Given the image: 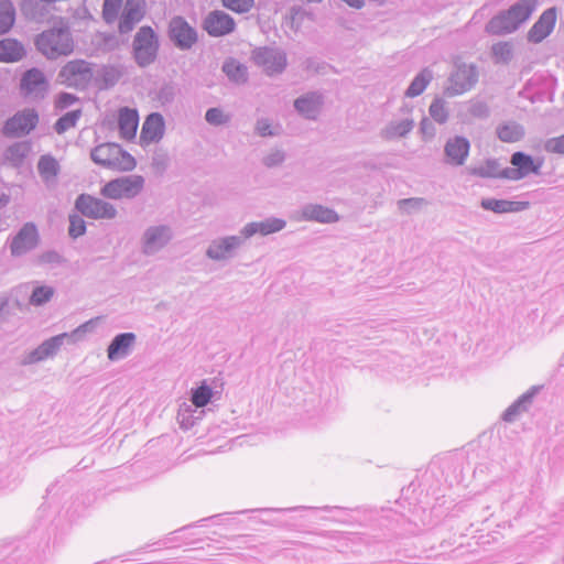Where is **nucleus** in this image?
Instances as JSON below:
<instances>
[{"label": "nucleus", "mask_w": 564, "mask_h": 564, "mask_svg": "<svg viewBox=\"0 0 564 564\" xmlns=\"http://www.w3.org/2000/svg\"><path fill=\"white\" fill-rule=\"evenodd\" d=\"M481 208L490 210L496 214L518 213L525 210L529 207V202H513L507 199L482 198L480 202Z\"/></svg>", "instance_id": "nucleus-27"}, {"label": "nucleus", "mask_w": 564, "mask_h": 564, "mask_svg": "<svg viewBox=\"0 0 564 564\" xmlns=\"http://www.w3.org/2000/svg\"><path fill=\"white\" fill-rule=\"evenodd\" d=\"M306 14V11L301 6H293L289 10L288 18L291 20L292 26L296 24V28H299L303 20V17Z\"/></svg>", "instance_id": "nucleus-59"}, {"label": "nucleus", "mask_w": 564, "mask_h": 564, "mask_svg": "<svg viewBox=\"0 0 564 564\" xmlns=\"http://www.w3.org/2000/svg\"><path fill=\"white\" fill-rule=\"evenodd\" d=\"M221 69L229 80L236 84H243L248 80L247 66L232 57H229L224 62Z\"/></svg>", "instance_id": "nucleus-34"}, {"label": "nucleus", "mask_w": 564, "mask_h": 564, "mask_svg": "<svg viewBox=\"0 0 564 564\" xmlns=\"http://www.w3.org/2000/svg\"><path fill=\"white\" fill-rule=\"evenodd\" d=\"M491 54L496 64H508L512 58V45L509 42H499L492 45Z\"/></svg>", "instance_id": "nucleus-42"}, {"label": "nucleus", "mask_w": 564, "mask_h": 564, "mask_svg": "<svg viewBox=\"0 0 564 564\" xmlns=\"http://www.w3.org/2000/svg\"><path fill=\"white\" fill-rule=\"evenodd\" d=\"M39 123V113L34 108H25L10 117L3 126V134L21 138L33 131Z\"/></svg>", "instance_id": "nucleus-11"}, {"label": "nucleus", "mask_w": 564, "mask_h": 564, "mask_svg": "<svg viewBox=\"0 0 564 564\" xmlns=\"http://www.w3.org/2000/svg\"><path fill=\"white\" fill-rule=\"evenodd\" d=\"M451 86L446 88L448 96H456L470 90L478 82V70L474 64H458L449 77Z\"/></svg>", "instance_id": "nucleus-14"}, {"label": "nucleus", "mask_w": 564, "mask_h": 564, "mask_svg": "<svg viewBox=\"0 0 564 564\" xmlns=\"http://www.w3.org/2000/svg\"><path fill=\"white\" fill-rule=\"evenodd\" d=\"M65 341L69 343L68 333H63L56 336H53L46 340H44L39 347L44 355L45 358L53 357L59 350V348L64 345Z\"/></svg>", "instance_id": "nucleus-39"}, {"label": "nucleus", "mask_w": 564, "mask_h": 564, "mask_svg": "<svg viewBox=\"0 0 564 564\" xmlns=\"http://www.w3.org/2000/svg\"><path fill=\"white\" fill-rule=\"evenodd\" d=\"M180 94V88L173 82H164L160 87L151 93L153 101H156L161 107L172 105Z\"/></svg>", "instance_id": "nucleus-33"}, {"label": "nucleus", "mask_w": 564, "mask_h": 564, "mask_svg": "<svg viewBox=\"0 0 564 564\" xmlns=\"http://www.w3.org/2000/svg\"><path fill=\"white\" fill-rule=\"evenodd\" d=\"M96 327V319H89L84 324L79 325L73 332L68 333L69 343H76L82 340L87 333H90Z\"/></svg>", "instance_id": "nucleus-51"}, {"label": "nucleus", "mask_w": 564, "mask_h": 564, "mask_svg": "<svg viewBox=\"0 0 564 564\" xmlns=\"http://www.w3.org/2000/svg\"><path fill=\"white\" fill-rule=\"evenodd\" d=\"M143 186L144 178L141 175H129L109 181L100 193L110 199L133 198L141 193Z\"/></svg>", "instance_id": "nucleus-4"}, {"label": "nucleus", "mask_w": 564, "mask_h": 564, "mask_svg": "<svg viewBox=\"0 0 564 564\" xmlns=\"http://www.w3.org/2000/svg\"><path fill=\"white\" fill-rule=\"evenodd\" d=\"M86 232V223L79 215H69L68 235L76 239Z\"/></svg>", "instance_id": "nucleus-50"}, {"label": "nucleus", "mask_w": 564, "mask_h": 564, "mask_svg": "<svg viewBox=\"0 0 564 564\" xmlns=\"http://www.w3.org/2000/svg\"><path fill=\"white\" fill-rule=\"evenodd\" d=\"M424 205H426V200L421 197L403 198L398 202L399 209L409 214L419 210Z\"/></svg>", "instance_id": "nucleus-52"}, {"label": "nucleus", "mask_w": 564, "mask_h": 564, "mask_svg": "<svg viewBox=\"0 0 564 564\" xmlns=\"http://www.w3.org/2000/svg\"><path fill=\"white\" fill-rule=\"evenodd\" d=\"M167 37L180 51H189L198 42V32L184 17H173L167 25Z\"/></svg>", "instance_id": "nucleus-6"}, {"label": "nucleus", "mask_w": 564, "mask_h": 564, "mask_svg": "<svg viewBox=\"0 0 564 564\" xmlns=\"http://www.w3.org/2000/svg\"><path fill=\"white\" fill-rule=\"evenodd\" d=\"M36 48L47 58L55 59L68 55L74 50V42L68 29H50L35 39Z\"/></svg>", "instance_id": "nucleus-3"}, {"label": "nucleus", "mask_w": 564, "mask_h": 564, "mask_svg": "<svg viewBox=\"0 0 564 564\" xmlns=\"http://www.w3.org/2000/svg\"><path fill=\"white\" fill-rule=\"evenodd\" d=\"M90 159L94 163L119 171H132L135 159L117 143H101L90 151Z\"/></svg>", "instance_id": "nucleus-2"}, {"label": "nucleus", "mask_w": 564, "mask_h": 564, "mask_svg": "<svg viewBox=\"0 0 564 564\" xmlns=\"http://www.w3.org/2000/svg\"><path fill=\"white\" fill-rule=\"evenodd\" d=\"M94 76L90 63L84 59H74L66 63L59 70L58 77L67 86L85 89Z\"/></svg>", "instance_id": "nucleus-8"}, {"label": "nucleus", "mask_w": 564, "mask_h": 564, "mask_svg": "<svg viewBox=\"0 0 564 564\" xmlns=\"http://www.w3.org/2000/svg\"><path fill=\"white\" fill-rule=\"evenodd\" d=\"M82 117V110H72L66 112L65 115L61 116L56 122L54 123V130L58 134H63L70 128H74Z\"/></svg>", "instance_id": "nucleus-40"}, {"label": "nucleus", "mask_w": 564, "mask_h": 564, "mask_svg": "<svg viewBox=\"0 0 564 564\" xmlns=\"http://www.w3.org/2000/svg\"><path fill=\"white\" fill-rule=\"evenodd\" d=\"M556 23V9H546L540 18L534 22L528 32V41L531 43H540L547 37L553 31Z\"/></svg>", "instance_id": "nucleus-18"}, {"label": "nucleus", "mask_w": 564, "mask_h": 564, "mask_svg": "<svg viewBox=\"0 0 564 564\" xmlns=\"http://www.w3.org/2000/svg\"><path fill=\"white\" fill-rule=\"evenodd\" d=\"M285 226H286L285 220L275 218V217H271V218H267L263 221L248 223L241 229V235L246 239L254 236L256 234L267 236V235L274 234V232L282 230Z\"/></svg>", "instance_id": "nucleus-23"}, {"label": "nucleus", "mask_w": 564, "mask_h": 564, "mask_svg": "<svg viewBox=\"0 0 564 564\" xmlns=\"http://www.w3.org/2000/svg\"><path fill=\"white\" fill-rule=\"evenodd\" d=\"M503 169L496 159L486 160L485 164L473 170V174L479 177L505 178Z\"/></svg>", "instance_id": "nucleus-38"}, {"label": "nucleus", "mask_w": 564, "mask_h": 564, "mask_svg": "<svg viewBox=\"0 0 564 564\" xmlns=\"http://www.w3.org/2000/svg\"><path fill=\"white\" fill-rule=\"evenodd\" d=\"M420 131L429 138H433L435 134V128L427 118H423L420 122Z\"/></svg>", "instance_id": "nucleus-61"}, {"label": "nucleus", "mask_w": 564, "mask_h": 564, "mask_svg": "<svg viewBox=\"0 0 564 564\" xmlns=\"http://www.w3.org/2000/svg\"><path fill=\"white\" fill-rule=\"evenodd\" d=\"M50 88L45 74L37 67L26 69L19 84L20 94L34 100L44 99Z\"/></svg>", "instance_id": "nucleus-10"}, {"label": "nucleus", "mask_w": 564, "mask_h": 564, "mask_svg": "<svg viewBox=\"0 0 564 564\" xmlns=\"http://www.w3.org/2000/svg\"><path fill=\"white\" fill-rule=\"evenodd\" d=\"M510 163L512 167H505L502 176L506 180L520 181L528 177L531 174L540 175L543 166V160H535L532 155L517 151L511 154Z\"/></svg>", "instance_id": "nucleus-5"}, {"label": "nucleus", "mask_w": 564, "mask_h": 564, "mask_svg": "<svg viewBox=\"0 0 564 564\" xmlns=\"http://www.w3.org/2000/svg\"><path fill=\"white\" fill-rule=\"evenodd\" d=\"M414 128L413 119H403L400 121H390L381 131L380 137L384 140L403 138Z\"/></svg>", "instance_id": "nucleus-32"}, {"label": "nucleus", "mask_w": 564, "mask_h": 564, "mask_svg": "<svg viewBox=\"0 0 564 564\" xmlns=\"http://www.w3.org/2000/svg\"><path fill=\"white\" fill-rule=\"evenodd\" d=\"M160 36L150 25H142L135 32L131 43V56L140 68L154 64L160 52Z\"/></svg>", "instance_id": "nucleus-1"}, {"label": "nucleus", "mask_w": 564, "mask_h": 564, "mask_svg": "<svg viewBox=\"0 0 564 564\" xmlns=\"http://www.w3.org/2000/svg\"><path fill=\"white\" fill-rule=\"evenodd\" d=\"M171 239L172 231L169 226H151L142 236V252L145 256H153L162 250Z\"/></svg>", "instance_id": "nucleus-15"}, {"label": "nucleus", "mask_w": 564, "mask_h": 564, "mask_svg": "<svg viewBox=\"0 0 564 564\" xmlns=\"http://www.w3.org/2000/svg\"><path fill=\"white\" fill-rule=\"evenodd\" d=\"M144 17L143 0H127L119 19L118 31L120 34L131 32Z\"/></svg>", "instance_id": "nucleus-17"}, {"label": "nucleus", "mask_w": 564, "mask_h": 564, "mask_svg": "<svg viewBox=\"0 0 564 564\" xmlns=\"http://www.w3.org/2000/svg\"><path fill=\"white\" fill-rule=\"evenodd\" d=\"M41 242L37 226L33 221L24 223L9 240L10 254L20 258L39 247Z\"/></svg>", "instance_id": "nucleus-7"}, {"label": "nucleus", "mask_w": 564, "mask_h": 564, "mask_svg": "<svg viewBox=\"0 0 564 564\" xmlns=\"http://www.w3.org/2000/svg\"><path fill=\"white\" fill-rule=\"evenodd\" d=\"M470 142L467 138L462 135H455L449 138L444 147V153L446 162L452 165H463L469 154Z\"/></svg>", "instance_id": "nucleus-19"}, {"label": "nucleus", "mask_w": 564, "mask_h": 564, "mask_svg": "<svg viewBox=\"0 0 564 564\" xmlns=\"http://www.w3.org/2000/svg\"><path fill=\"white\" fill-rule=\"evenodd\" d=\"M75 208L83 216L93 219H113L117 216L112 204L85 193L77 196Z\"/></svg>", "instance_id": "nucleus-9"}, {"label": "nucleus", "mask_w": 564, "mask_h": 564, "mask_svg": "<svg viewBox=\"0 0 564 564\" xmlns=\"http://www.w3.org/2000/svg\"><path fill=\"white\" fill-rule=\"evenodd\" d=\"M165 131V121L163 116L160 112H152L150 113L141 129L140 133V140L142 143H152V142H159Z\"/></svg>", "instance_id": "nucleus-22"}, {"label": "nucleus", "mask_w": 564, "mask_h": 564, "mask_svg": "<svg viewBox=\"0 0 564 564\" xmlns=\"http://www.w3.org/2000/svg\"><path fill=\"white\" fill-rule=\"evenodd\" d=\"M79 99L77 96L69 93H61L56 98V108L66 109L77 102Z\"/></svg>", "instance_id": "nucleus-56"}, {"label": "nucleus", "mask_w": 564, "mask_h": 564, "mask_svg": "<svg viewBox=\"0 0 564 564\" xmlns=\"http://www.w3.org/2000/svg\"><path fill=\"white\" fill-rule=\"evenodd\" d=\"M235 19L223 10L208 12L202 21V29L212 37H223L236 31Z\"/></svg>", "instance_id": "nucleus-13"}, {"label": "nucleus", "mask_w": 564, "mask_h": 564, "mask_svg": "<svg viewBox=\"0 0 564 564\" xmlns=\"http://www.w3.org/2000/svg\"><path fill=\"white\" fill-rule=\"evenodd\" d=\"M252 61L272 76L281 74L286 67V54L278 48L261 46L252 51Z\"/></svg>", "instance_id": "nucleus-12"}, {"label": "nucleus", "mask_w": 564, "mask_h": 564, "mask_svg": "<svg viewBox=\"0 0 564 564\" xmlns=\"http://www.w3.org/2000/svg\"><path fill=\"white\" fill-rule=\"evenodd\" d=\"M212 397V388L206 383H203L199 387L192 389L191 401L195 406L204 408L210 402Z\"/></svg>", "instance_id": "nucleus-41"}, {"label": "nucleus", "mask_w": 564, "mask_h": 564, "mask_svg": "<svg viewBox=\"0 0 564 564\" xmlns=\"http://www.w3.org/2000/svg\"><path fill=\"white\" fill-rule=\"evenodd\" d=\"M518 30L511 15H507V10L492 17L486 25V31L495 35H503Z\"/></svg>", "instance_id": "nucleus-30"}, {"label": "nucleus", "mask_w": 564, "mask_h": 564, "mask_svg": "<svg viewBox=\"0 0 564 564\" xmlns=\"http://www.w3.org/2000/svg\"><path fill=\"white\" fill-rule=\"evenodd\" d=\"M497 137L502 142H518L524 137V128L514 121L506 122L497 127Z\"/></svg>", "instance_id": "nucleus-35"}, {"label": "nucleus", "mask_w": 564, "mask_h": 564, "mask_svg": "<svg viewBox=\"0 0 564 564\" xmlns=\"http://www.w3.org/2000/svg\"><path fill=\"white\" fill-rule=\"evenodd\" d=\"M44 359H46V358L44 357V355H42L40 347H36L35 349L31 350L30 352H28L23 356V358L21 359V365L29 366V365L40 362Z\"/></svg>", "instance_id": "nucleus-57"}, {"label": "nucleus", "mask_w": 564, "mask_h": 564, "mask_svg": "<svg viewBox=\"0 0 564 564\" xmlns=\"http://www.w3.org/2000/svg\"><path fill=\"white\" fill-rule=\"evenodd\" d=\"M121 6L122 1L104 0L102 19L107 24H111L118 19Z\"/></svg>", "instance_id": "nucleus-46"}, {"label": "nucleus", "mask_w": 564, "mask_h": 564, "mask_svg": "<svg viewBox=\"0 0 564 564\" xmlns=\"http://www.w3.org/2000/svg\"><path fill=\"white\" fill-rule=\"evenodd\" d=\"M54 295V289L48 285H40L33 289L30 303L35 306H41L51 301Z\"/></svg>", "instance_id": "nucleus-43"}, {"label": "nucleus", "mask_w": 564, "mask_h": 564, "mask_svg": "<svg viewBox=\"0 0 564 564\" xmlns=\"http://www.w3.org/2000/svg\"><path fill=\"white\" fill-rule=\"evenodd\" d=\"M121 73L113 66L104 67L101 79L105 87H113L120 79Z\"/></svg>", "instance_id": "nucleus-54"}, {"label": "nucleus", "mask_w": 564, "mask_h": 564, "mask_svg": "<svg viewBox=\"0 0 564 564\" xmlns=\"http://www.w3.org/2000/svg\"><path fill=\"white\" fill-rule=\"evenodd\" d=\"M65 261L63 256L55 250H46L37 256L35 262L39 265H59Z\"/></svg>", "instance_id": "nucleus-49"}, {"label": "nucleus", "mask_w": 564, "mask_h": 564, "mask_svg": "<svg viewBox=\"0 0 564 564\" xmlns=\"http://www.w3.org/2000/svg\"><path fill=\"white\" fill-rule=\"evenodd\" d=\"M468 111L473 117L478 119H487L490 116V109L485 101H474Z\"/></svg>", "instance_id": "nucleus-55"}, {"label": "nucleus", "mask_w": 564, "mask_h": 564, "mask_svg": "<svg viewBox=\"0 0 564 564\" xmlns=\"http://www.w3.org/2000/svg\"><path fill=\"white\" fill-rule=\"evenodd\" d=\"M224 8L237 14L248 13L254 7V0H219Z\"/></svg>", "instance_id": "nucleus-47"}, {"label": "nucleus", "mask_w": 564, "mask_h": 564, "mask_svg": "<svg viewBox=\"0 0 564 564\" xmlns=\"http://www.w3.org/2000/svg\"><path fill=\"white\" fill-rule=\"evenodd\" d=\"M8 158L22 160L25 156V147L22 144H13L7 150Z\"/></svg>", "instance_id": "nucleus-60"}, {"label": "nucleus", "mask_w": 564, "mask_h": 564, "mask_svg": "<svg viewBox=\"0 0 564 564\" xmlns=\"http://www.w3.org/2000/svg\"><path fill=\"white\" fill-rule=\"evenodd\" d=\"M15 22V8L11 0H0V35L8 33Z\"/></svg>", "instance_id": "nucleus-37"}, {"label": "nucleus", "mask_w": 564, "mask_h": 564, "mask_svg": "<svg viewBox=\"0 0 564 564\" xmlns=\"http://www.w3.org/2000/svg\"><path fill=\"white\" fill-rule=\"evenodd\" d=\"M345 2L348 7L352 9H362L365 7L366 0H341Z\"/></svg>", "instance_id": "nucleus-64"}, {"label": "nucleus", "mask_w": 564, "mask_h": 564, "mask_svg": "<svg viewBox=\"0 0 564 564\" xmlns=\"http://www.w3.org/2000/svg\"><path fill=\"white\" fill-rule=\"evenodd\" d=\"M246 238L240 234L238 236H227L215 239L206 250V256L215 261L226 260L232 257L234 251L238 249Z\"/></svg>", "instance_id": "nucleus-16"}, {"label": "nucleus", "mask_w": 564, "mask_h": 564, "mask_svg": "<svg viewBox=\"0 0 564 564\" xmlns=\"http://www.w3.org/2000/svg\"><path fill=\"white\" fill-rule=\"evenodd\" d=\"M254 131L260 137H273L275 133L271 129V123L268 119L261 118L257 120Z\"/></svg>", "instance_id": "nucleus-58"}, {"label": "nucleus", "mask_w": 564, "mask_h": 564, "mask_svg": "<svg viewBox=\"0 0 564 564\" xmlns=\"http://www.w3.org/2000/svg\"><path fill=\"white\" fill-rule=\"evenodd\" d=\"M433 79V73L431 69L423 68L410 83L404 95L409 98L420 96Z\"/></svg>", "instance_id": "nucleus-36"}, {"label": "nucleus", "mask_w": 564, "mask_h": 564, "mask_svg": "<svg viewBox=\"0 0 564 564\" xmlns=\"http://www.w3.org/2000/svg\"><path fill=\"white\" fill-rule=\"evenodd\" d=\"M539 391L538 387H531L527 392L520 395L511 405H509L502 414V420L513 422L517 417L529 410L534 397Z\"/></svg>", "instance_id": "nucleus-26"}, {"label": "nucleus", "mask_w": 564, "mask_h": 564, "mask_svg": "<svg viewBox=\"0 0 564 564\" xmlns=\"http://www.w3.org/2000/svg\"><path fill=\"white\" fill-rule=\"evenodd\" d=\"M139 113L137 109L123 107L118 115V129L120 137L124 140H132L137 134Z\"/></svg>", "instance_id": "nucleus-24"}, {"label": "nucleus", "mask_w": 564, "mask_h": 564, "mask_svg": "<svg viewBox=\"0 0 564 564\" xmlns=\"http://www.w3.org/2000/svg\"><path fill=\"white\" fill-rule=\"evenodd\" d=\"M323 96L317 91H310L294 100L295 110L308 120H316L323 106Z\"/></svg>", "instance_id": "nucleus-20"}, {"label": "nucleus", "mask_w": 564, "mask_h": 564, "mask_svg": "<svg viewBox=\"0 0 564 564\" xmlns=\"http://www.w3.org/2000/svg\"><path fill=\"white\" fill-rule=\"evenodd\" d=\"M296 508H260V509H252L251 511H259V512H286V511H293L299 509Z\"/></svg>", "instance_id": "nucleus-63"}, {"label": "nucleus", "mask_w": 564, "mask_h": 564, "mask_svg": "<svg viewBox=\"0 0 564 564\" xmlns=\"http://www.w3.org/2000/svg\"><path fill=\"white\" fill-rule=\"evenodd\" d=\"M302 219L306 221H317L321 224L336 223L339 217L337 213L319 204H306L302 207Z\"/></svg>", "instance_id": "nucleus-25"}, {"label": "nucleus", "mask_w": 564, "mask_h": 564, "mask_svg": "<svg viewBox=\"0 0 564 564\" xmlns=\"http://www.w3.org/2000/svg\"><path fill=\"white\" fill-rule=\"evenodd\" d=\"M538 0H519L507 10V15H511L519 28L535 11Z\"/></svg>", "instance_id": "nucleus-31"}, {"label": "nucleus", "mask_w": 564, "mask_h": 564, "mask_svg": "<svg viewBox=\"0 0 564 564\" xmlns=\"http://www.w3.org/2000/svg\"><path fill=\"white\" fill-rule=\"evenodd\" d=\"M286 160V153L282 149H272L269 153H267L261 162L267 169H273L281 166Z\"/></svg>", "instance_id": "nucleus-48"}, {"label": "nucleus", "mask_w": 564, "mask_h": 564, "mask_svg": "<svg viewBox=\"0 0 564 564\" xmlns=\"http://www.w3.org/2000/svg\"><path fill=\"white\" fill-rule=\"evenodd\" d=\"M544 150L547 153L564 154V133L560 137L550 138L544 142Z\"/></svg>", "instance_id": "nucleus-53"}, {"label": "nucleus", "mask_w": 564, "mask_h": 564, "mask_svg": "<svg viewBox=\"0 0 564 564\" xmlns=\"http://www.w3.org/2000/svg\"><path fill=\"white\" fill-rule=\"evenodd\" d=\"M37 172L46 186L56 183L61 172L58 161L51 154H43L37 161Z\"/></svg>", "instance_id": "nucleus-28"}, {"label": "nucleus", "mask_w": 564, "mask_h": 564, "mask_svg": "<svg viewBox=\"0 0 564 564\" xmlns=\"http://www.w3.org/2000/svg\"><path fill=\"white\" fill-rule=\"evenodd\" d=\"M430 116L434 121L443 124L448 119V110L445 107V100L442 98H435L429 108Z\"/></svg>", "instance_id": "nucleus-44"}, {"label": "nucleus", "mask_w": 564, "mask_h": 564, "mask_svg": "<svg viewBox=\"0 0 564 564\" xmlns=\"http://www.w3.org/2000/svg\"><path fill=\"white\" fill-rule=\"evenodd\" d=\"M104 44L110 48V50H115L116 47H118L119 45V42H118V39L115 34H108L104 37Z\"/></svg>", "instance_id": "nucleus-62"}, {"label": "nucleus", "mask_w": 564, "mask_h": 564, "mask_svg": "<svg viewBox=\"0 0 564 564\" xmlns=\"http://www.w3.org/2000/svg\"><path fill=\"white\" fill-rule=\"evenodd\" d=\"M137 340L134 333H120L116 335L107 348V357L110 361H118L131 352Z\"/></svg>", "instance_id": "nucleus-21"}, {"label": "nucleus", "mask_w": 564, "mask_h": 564, "mask_svg": "<svg viewBox=\"0 0 564 564\" xmlns=\"http://www.w3.org/2000/svg\"><path fill=\"white\" fill-rule=\"evenodd\" d=\"M26 55V51L21 42L15 39L7 37L0 40V62L15 63Z\"/></svg>", "instance_id": "nucleus-29"}, {"label": "nucleus", "mask_w": 564, "mask_h": 564, "mask_svg": "<svg viewBox=\"0 0 564 564\" xmlns=\"http://www.w3.org/2000/svg\"><path fill=\"white\" fill-rule=\"evenodd\" d=\"M205 120L214 127L225 126L230 121V115L226 113L219 107H213L206 110Z\"/></svg>", "instance_id": "nucleus-45"}]
</instances>
